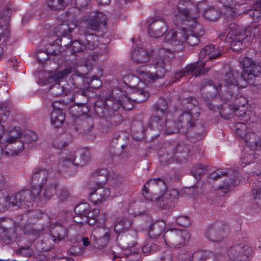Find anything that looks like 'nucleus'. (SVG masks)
<instances>
[{"instance_id": "obj_45", "label": "nucleus", "mask_w": 261, "mask_h": 261, "mask_svg": "<svg viewBox=\"0 0 261 261\" xmlns=\"http://www.w3.org/2000/svg\"><path fill=\"white\" fill-rule=\"evenodd\" d=\"M132 223L129 220L126 218H122L116 221L114 230L117 233L120 234L127 230L130 227Z\"/></svg>"}, {"instance_id": "obj_17", "label": "nucleus", "mask_w": 261, "mask_h": 261, "mask_svg": "<svg viewBox=\"0 0 261 261\" xmlns=\"http://www.w3.org/2000/svg\"><path fill=\"white\" fill-rule=\"evenodd\" d=\"M97 36L93 34H87L81 36L79 40H76L71 42V47L72 53H76L83 51L85 49L92 50L97 45Z\"/></svg>"}, {"instance_id": "obj_56", "label": "nucleus", "mask_w": 261, "mask_h": 261, "mask_svg": "<svg viewBox=\"0 0 261 261\" xmlns=\"http://www.w3.org/2000/svg\"><path fill=\"white\" fill-rule=\"evenodd\" d=\"M207 170L206 167L204 165L198 164L192 170V174L196 178H198Z\"/></svg>"}, {"instance_id": "obj_8", "label": "nucleus", "mask_w": 261, "mask_h": 261, "mask_svg": "<svg viewBox=\"0 0 261 261\" xmlns=\"http://www.w3.org/2000/svg\"><path fill=\"white\" fill-rule=\"evenodd\" d=\"M98 176L97 182L93 191L89 193V200L94 204H101L106 201L111 194L110 190L103 185L108 179V172L105 169L98 170L96 172Z\"/></svg>"}, {"instance_id": "obj_40", "label": "nucleus", "mask_w": 261, "mask_h": 261, "mask_svg": "<svg viewBox=\"0 0 261 261\" xmlns=\"http://www.w3.org/2000/svg\"><path fill=\"white\" fill-rule=\"evenodd\" d=\"M76 27L77 23L76 22H72L68 24L63 23L57 27L55 32L57 35L65 36L71 33Z\"/></svg>"}, {"instance_id": "obj_15", "label": "nucleus", "mask_w": 261, "mask_h": 261, "mask_svg": "<svg viewBox=\"0 0 261 261\" xmlns=\"http://www.w3.org/2000/svg\"><path fill=\"white\" fill-rule=\"evenodd\" d=\"M227 33L219 36L220 40L225 39V41L230 43L232 46L239 44H242L245 38V30L236 23L231 22L228 25Z\"/></svg>"}, {"instance_id": "obj_52", "label": "nucleus", "mask_w": 261, "mask_h": 261, "mask_svg": "<svg viewBox=\"0 0 261 261\" xmlns=\"http://www.w3.org/2000/svg\"><path fill=\"white\" fill-rule=\"evenodd\" d=\"M74 152V157L72 158L75 166L77 167H82L86 165L89 161L90 159L88 154L85 152L79 153V156L75 155Z\"/></svg>"}, {"instance_id": "obj_12", "label": "nucleus", "mask_w": 261, "mask_h": 261, "mask_svg": "<svg viewBox=\"0 0 261 261\" xmlns=\"http://www.w3.org/2000/svg\"><path fill=\"white\" fill-rule=\"evenodd\" d=\"M155 71L151 72L147 69L146 65L139 67L136 69V72L139 77L144 79L149 82H154L159 79L165 76L166 72L165 61L159 59L156 62Z\"/></svg>"}, {"instance_id": "obj_27", "label": "nucleus", "mask_w": 261, "mask_h": 261, "mask_svg": "<svg viewBox=\"0 0 261 261\" xmlns=\"http://www.w3.org/2000/svg\"><path fill=\"white\" fill-rule=\"evenodd\" d=\"M166 30L165 23L161 20H153L148 28L149 35L154 38L162 36Z\"/></svg>"}, {"instance_id": "obj_20", "label": "nucleus", "mask_w": 261, "mask_h": 261, "mask_svg": "<svg viewBox=\"0 0 261 261\" xmlns=\"http://www.w3.org/2000/svg\"><path fill=\"white\" fill-rule=\"evenodd\" d=\"M248 250V247L245 244H238L228 249L227 255L232 261H244L247 258Z\"/></svg>"}, {"instance_id": "obj_49", "label": "nucleus", "mask_w": 261, "mask_h": 261, "mask_svg": "<svg viewBox=\"0 0 261 261\" xmlns=\"http://www.w3.org/2000/svg\"><path fill=\"white\" fill-rule=\"evenodd\" d=\"M71 100L77 106L85 104L87 101L86 90H80L75 92L72 95Z\"/></svg>"}, {"instance_id": "obj_60", "label": "nucleus", "mask_w": 261, "mask_h": 261, "mask_svg": "<svg viewBox=\"0 0 261 261\" xmlns=\"http://www.w3.org/2000/svg\"><path fill=\"white\" fill-rule=\"evenodd\" d=\"M207 251L199 250L195 251L191 257L192 261H204Z\"/></svg>"}, {"instance_id": "obj_58", "label": "nucleus", "mask_w": 261, "mask_h": 261, "mask_svg": "<svg viewBox=\"0 0 261 261\" xmlns=\"http://www.w3.org/2000/svg\"><path fill=\"white\" fill-rule=\"evenodd\" d=\"M176 223L182 227H188L191 224V220L188 216L181 215L176 219Z\"/></svg>"}, {"instance_id": "obj_31", "label": "nucleus", "mask_w": 261, "mask_h": 261, "mask_svg": "<svg viewBox=\"0 0 261 261\" xmlns=\"http://www.w3.org/2000/svg\"><path fill=\"white\" fill-rule=\"evenodd\" d=\"M24 145L23 141L19 138L14 142L8 143L4 152L6 155H16L24 149Z\"/></svg>"}, {"instance_id": "obj_3", "label": "nucleus", "mask_w": 261, "mask_h": 261, "mask_svg": "<svg viewBox=\"0 0 261 261\" xmlns=\"http://www.w3.org/2000/svg\"><path fill=\"white\" fill-rule=\"evenodd\" d=\"M223 53V49L222 47L216 48V46L213 44L205 45L199 53L198 62L190 64L184 69L176 72L174 75L175 80H177L188 74L197 76L200 74H205L208 71V69L203 68L205 63L210 60L220 57Z\"/></svg>"}, {"instance_id": "obj_13", "label": "nucleus", "mask_w": 261, "mask_h": 261, "mask_svg": "<svg viewBox=\"0 0 261 261\" xmlns=\"http://www.w3.org/2000/svg\"><path fill=\"white\" fill-rule=\"evenodd\" d=\"M71 72L70 69L66 68L63 71H58L49 74L48 77L50 81L56 82V84L51 86L49 89V92L51 95L54 96H59L68 94L69 92L68 89L59 83Z\"/></svg>"}, {"instance_id": "obj_43", "label": "nucleus", "mask_w": 261, "mask_h": 261, "mask_svg": "<svg viewBox=\"0 0 261 261\" xmlns=\"http://www.w3.org/2000/svg\"><path fill=\"white\" fill-rule=\"evenodd\" d=\"M223 5V6L226 8V15L230 16L231 17H235L240 14L237 11V9L234 7L235 2L233 0H217Z\"/></svg>"}, {"instance_id": "obj_61", "label": "nucleus", "mask_w": 261, "mask_h": 261, "mask_svg": "<svg viewBox=\"0 0 261 261\" xmlns=\"http://www.w3.org/2000/svg\"><path fill=\"white\" fill-rule=\"evenodd\" d=\"M253 199L261 208V189L254 188L252 189Z\"/></svg>"}, {"instance_id": "obj_62", "label": "nucleus", "mask_w": 261, "mask_h": 261, "mask_svg": "<svg viewBox=\"0 0 261 261\" xmlns=\"http://www.w3.org/2000/svg\"><path fill=\"white\" fill-rule=\"evenodd\" d=\"M256 8L255 6L246 13V14L250 16L254 21H258L259 19V8Z\"/></svg>"}, {"instance_id": "obj_2", "label": "nucleus", "mask_w": 261, "mask_h": 261, "mask_svg": "<svg viewBox=\"0 0 261 261\" xmlns=\"http://www.w3.org/2000/svg\"><path fill=\"white\" fill-rule=\"evenodd\" d=\"M186 104L188 105L187 106L188 110L181 111L177 118L181 133L192 132L197 140H200L205 135V124L202 120L196 119L199 116V113L197 112L194 116L192 110L193 107L197 104V101L195 98L190 97L185 100L184 105Z\"/></svg>"}, {"instance_id": "obj_38", "label": "nucleus", "mask_w": 261, "mask_h": 261, "mask_svg": "<svg viewBox=\"0 0 261 261\" xmlns=\"http://www.w3.org/2000/svg\"><path fill=\"white\" fill-rule=\"evenodd\" d=\"M166 121H167L166 116L154 115L150 118V127L153 129L164 132Z\"/></svg>"}, {"instance_id": "obj_29", "label": "nucleus", "mask_w": 261, "mask_h": 261, "mask_svg": "<svg viewBox=\"0 0 261 261\" xmlns=\"http://www.w3.org/2000/svg\"><path fill=\"white\" fill-rule=\"evenodd\" d=\"M98 230H95L93 231L91 238L93 241V246L97 249H101L105 247L110 240V233L106 232L102 237L97 236Z\"/></svg>"}, {"instance_id": "obj_18", "label": "nucleus", "mask_w": 261, "mask_h": 261, "mask_svg": "<svg viewBox=\"0 0 261 261\" xmlns=\"http://www.w3.org/2000/svg\"><path fill=\"white\" fill-rule=\"evenodd\" d=\"M15 223L10 218H0V239L6 244H10L15 238Z\"/></svg>"}, {"instance_id": "obj_10", "label": "nucleus", "mask_w": 261, "mask_h": 261, "mask_svg": "<svg viewBox=\"0 0 261 261\" xmlns=\"http://www.w3.org/2000/svg\"><path fill=\"white\" fill-rule=\"evenodd\" d=\"M242 73L237 69L229 68L225 73L223 81L226 88V94L230 93L231 96H236L239 94L240 88L246 87V85H240V81H245Z\"/></svg>"}, {"instance_id": "obj_21", "label": "nucleus", "mask_w": 261, "mask_h": 261, "mask_svg": "<svg viewBox=\"0 0 261 261\" xmlns=\"http://www.w3.org/2000/svg\"><path fill=\"white\" fill-rule=\"evenodd\" d=\"M206 4L204 2H199L197 4L196 7V12L194 13H198L199 16V11L202 9L203 11L202 12L203 17L207 21H216L220 16L219 11L212 6H207L205 7Z\"/></svg>"}, {"instance_id": "obj_46", "label": "nucleus", "mask_w": 261, "mask_h": 261, "mask_svg": "<svg viewBox=\"0 0 261 261\" xmlns=\"http://www.w3.org/2000/svg\"><path fill=\"white\" fill-rule=\"evenodd\" d=\"M233 112L242 120L247 122L252 115V112L247 109V107H233Z\"/></svg>"}, {"instance_id": "obj_57", "label": "nucleus", "mask_w": 261, "mask_h": 261, "mask_svg": "<svg viewBox=\"0 0 261 261\" xmlns=\"http://www.w3.org/2000/svg\"><path fill=\"white\" fill-rule=\"evenodd\" d=\"M94 126L93 120L91 117H87L84 119L82 123L85 133H89Z\"/></svg>"}, {"instance_id": "obj_55", "label": "nucleus", "mask_w": 261, "mask_h": 261, "mask_svg": "<svg viewBox=\"0 0 261 261\" xmlns=\"http://www.w3.org/2000/svg\"><path fill=\"white\" fill-rule=\"evenodd\" d=\"M99 210L98 209H94L92 211L89 210L88 214L86 215L88 220L86 224H88L90 226H93L95 224L97 221V218L99 216Z\"/></svg>"}, {"instance_id": "obj_41", "label": "nucleus", "mask_w": 261, "mask_h": 261, "mask_svg": "<svg viewBox=\"0 0 261 261\" xmlns=\"http://www.w3.org/2000/svg\"><path fill=\"white\" fill-rule=\"evenodd\" d=\"M178 132L181 133V128L179 125L177 119L174 120L167 119L165 122L164 133L165 134L171 135Z\"/></svg>"}, {"instance_id": "obj_11", "label": "nucleus", "mask_w": 261, "mask_h": 261, "mask_svg": "<svg viewBox=\"0 0 261 261\" xmlns=\"http://www.w3.org/2000/svg\"><path fill=\"white\" fill-rule=\"evenodd\" d=\"M163 238L166 245L169 247L179 248L189 240L190 234L187 229L172 228L166 231Z\"/></svg>"}, {"instance_id": "obj_39", "label": "nucleus", "mask_w": 261, "mask_h": 261, "mask_svg": "<svg viewBox=\"0 0 261 261\" xmlns=\"http://www.w3.org/2000/svg\"><path fill=\"white\" fill-rule=\"evenodd\" d=\"M165 227V223L163 221H157L153 223L151 225L148 232L150 238L156 239L162 234Z\"/></svg>"}, {"instance_id": "obj_50", "label": "nucleus", "mask_w": 261, "mask_h": 261, "mask_svg": "<svg viewBox=\"0 0 261 261\" xmlns=\"http://www.w3.org/2000/svg\"><path fill=\"white\" fill-rule=\"evenodd\" d=\"M248 125L250 124L248 123L238 122L235 126V134L243 139L250 132Z\"/></svg>"}, {"instance_id": "obj_9", "label": "nucleus", "mask_w": 261, "mask_h": 261, "mask_svg": "<svg viewBox=\"0 0 261 261\" xmlns=\"http://www.w3.org/2000/svg\"><path fill=\"white\" fill-rule=\"evenodd\" d=\"M50 172L45 169L40 167L35 168L32 173L31 178V182L32 185L34 186L32 188L31 190H28L32 193L31 197L33 199L31 203L40 197V194L45 184H46L48 180L51 178Z\"/></svg>"}, {"instance_id": "obj_51", "label": "nucleus", "mask_w": 261, "mask_h": 261, "mask_svg": "<svg viewBox=\"0 0 261 261\" xmlns=\"http://www.w3.org/2000/svg\"><path fill=\"white\" fill-rule=\"evenodd\" d=\"M182 34L184 35L183 44L187 43L189 45L195 46L199 42V36L190 33L187 31H183Z\"/></svg>"}, {"instance_id": "obj_54", "label": "nucleus", "mask_w": 261, "mask_h": 261, "mask_svg": "<svg viewBox=\"0 0 261 261\" xmlns=\"http://www.w3.org/2000/svg\"><path fill=\"white\" fill-rule=\"evenodd\" d=\"M168 103L164 99H159L155 106V109L156 115H159L160 114L163 116H167L168 113Z\"/></svg>"}, {"instance_id": "obj_1", "label": "nucleus", "mask_w": 261, "mask_h": 261, "mask_svg": "<svg viewBox=\"0 0 261 261\" xmlns=\"http://www.w3.org/2000/svg\"><path fill=\"white\" fill-rule=\"evenodd\" d=\"M136 94L137 97L132 98L117 93L106 98L105 100H98L94 106V110L97 115L109 122L111 124L117 125L121 121V117L118 112L121 107L126 110H130L133 107V101L141 103L145 101L149 96V93L144 90H138Z\"/></svg>"}, {"instance_id": "obj_25", "label": "nucleus", "mask_w": 261, "mask_h": 261, "mask_svg": "<svg viewBox=\"0 0 261 261\" xmlns=\"http://www.w3.org/2000/svg\"><path fill=\"white\" fill-rule=\"evenodd\" d=\"M23 236L21 238V242H27L33 243L39 238L41 234V230L35 228L31 225H26L23 229Z\"/></svg>"}, {"instance_id": "obj_48", "label": "nucleus", "mask_w": 261, "mask_h": 261, "mask_svg": "<svg viewBox=\"0 0 261 261\" xmlns=\"http://www.w3.org/2000/svg\"><path fill=\"white\" fill-rule=\"evenodd\" d=\"M9 110L8 107L5 106L0 107V141L2 139L5 132V126L3 124L9 115Z\"/></svg>"}, {"instance_id": "obj_16", "label": "nucleus", "mask_w": 261, "mask_h": 261, "mask_svg": "<svg viewBox=\"0 0 261 261\" xmlns=\"http://www.w3.org/2000/svg\"><path fill=\"white\" fill-rule=\"evenodd\" d=\"M243 71L242 73L245 80V83L251 84L253 77L259 76L261 72L260 64L248 57H245L240 62Z\"/></svg>"}, {"instance_id": "obj_37", "label": "nucleus", "mask_w": 261, "mask_h": 261, "mask_svg": "<svg viewBox=\"0 0 261 261\" xmlns=\"http://www.w3.org/2000/svg\"><path fill=\"white\" fill-rule=\"evenodd\" d=\"M31 243L19 242V248L15 250V254L18 256L30 257L34 253V250L32 247Z\"/></svg>"}, {"instance_id": "obj_22", "label": "nucleus", "mask_w": 261, "mask_h": 261, "mask_svg": "<svg viewBox=\"0 0 261 261\" xmlns=\"http://www.w3.org/2000/svg\"><path fill=\"white\" fill-rule=\"evenodd\" d=\"M66 154V155L64 156V153L62 152V156L59 161V168L62 172H66L71 175L74 173L76 170V166L72 159L74 157V152L70 151L68 154L67 152Z\"/></svg>"}, {"instance_id": "obj_7", "label": "nucleus", "mask_w": 261, "mask_h": 261, "mask_svg": "<svg viewBox=\"0 0 261 261\" xmlns=\"http://www.w3.org/2000/svg\"><path fill=\"white\" fill-rule=\"evenodd\" d=\"M32 193L29 190H22L9 197L5 191L0 190V212H5L12 206L27 208L31 204Z\"/></svg>"}, {"instance_id": "obj_26", "label": "nucleus", "mask_w": 261, "mask_h": 261, "mask_svg": "<svg viewBox=\"0 0 261 261\" xmlns=\"http://www.w3.org/2000/svg\"><path fill=\"white\" fill-rule=\"evenodd\" d=\"M51 239L56 242L63 240L66 236L68 237V232L66 228L59 223H53L50 225Z\"/></svg>"}, {"instance_id": "obj_35", "label": "nucleus", "mask_w": 261, "mask_h": 261, "mask_svg": "<svg viewBox=\"0 0 261 261\" xmlns=\"http://www.w3.org/2000/svg\"><path fill=\"white\" fill-rule=\"evenodd\" d=\"M149 59L148 52L143 48L134 49L132 53L133 61L138 64L147 62Z\"/></svg>"}, {"instance_id": "obj_47", "label": "nucleus", "mask_w": 261, "mask_h": 261, "mask_svg": "<svg viewBox=\"0 0 261 261\" xmlns=\"http://www.w3.org/2000/svg\"><path fill=\"white\" fill-rule=\"evenodd\" d=\"M229 99L234 101L233 107H247L248 100L246 97L240 95V90L239 91V94L237 95L236 96H231L230 93L226 94L224 97V100L227 101Z\"/></svg>"}, {"instance_id": "obj_59", "label": "nucleus", "mask_w": 261, "mask_h": 261, "mask_svg": "<svg viewBox=\"0 0 261 261\" xmlns=\"http://www.w3.org/2000/svg\"><path fill=\"white\" fill-rule=\"evenodd\" d=\"M233 113H234L233 108H231L230 106L224 107L219 111L220 116L225 119H229Z\"/></svg>"}, {"instance_id": "obj_63", "label": "nucleus", "mask_w": 261, "mask_h": 261, "mask_svg": "<svg viewBox=\"0 0 261 261\" xmlns=\"http://www.w3.org/2000/svg\"><path fill=\"white\" fill-rule=\"evenodd\" d=\"M172 255L170 250H167L163 251L160 255L159 261H172Z\"/></svg>"}, {"instance_id": "obj_24", "label": "nucleus", "mask_w": 261, "mask_h": 261, "mask_svg": "<svg viewBox=\"0 0 261 261\" xmlns=\"http://www.w3.org/2000/svg\"><path fill=\"white\" fill-rule=\"evenodd\" d=\"M90 210V206L87 203H83L78 204L74 208V214L75 216L73 218L74 221L79 224H86V215L88 214Z\"/></svg>"}, {"instance_id": "obj_30", "label": "nucleus", "mask_w": 261, "mask_h": 261, "mask_svg": "<svg viewBox=\"0 0 261 261\" xmlns=\"http://www.w3.org/2000/svg\"><path fill=\"white\" fill-rule=\"evenodd\" d=\"M71 70V75L70 78V82L75 87L79 89H82L85 87V82L87 81V76L86 74L81 73L76 70H72L71 68H68Z\"/></svg>"}, {"instance_id": "obj_32", "label": "nucleus", "mask_w": 261, "mask_h": 261, "mask_svg": "<svg viewBox=\"0 0 261 261\" xmlns=\"http://www.w3.org/2000/svg\"><path fill=\"white\" fill-rule=\"evenodd\" d=\"M246 145V148L257 151L259 148L260 139L259 136L253 132H250L243 139Z\"/></svg>"}, {"instance_id": "obj_42", "label": "nucleus", "mask_w": 261, "mask_h": 261, "mask_svg": "<svg viewBox=\"0 0 261 261\" xmlns=\"http://www.w3.org/2000/svg\"><path fill=\"white\" fill-rule=\"evenodd\" d=\"M58 186L57 182L52 178L45 184L44 187L43 196L45 199H49L55 195L56 192V188Z\"/></svg>"}, {"instance_id": "obj_28", "label": "nucleus", "mask_w": 261, "mask_h": 261, "mask_svg": "<svg viewBox=\"0 0 261 261\" xmlns=\"http://www.w3.org/2000/svg\"><path fill=\"white\" fill-rule=\"evenodd\" d=\"M221 84H219L218 85H214L210 83L206 86L207 93L204 97V100L207 106L211 110H215V107L210 102V100L213 99L217 94H220V90L221 89Z\"/></svg>"}, {"instance_id": "obj_6", "label": "nucleus", "mask_w": 261, "mask_h": 261, "mask_svg": "<svg viewBox=\"0 0 261 261\" xmlns=\"http://www.w3.org/2000/svg\"><path fill=\"white\" fill-rule=\"evenodd\" d=\"M189 152L190 149L186 145L174 142L166 144L162 147L158 155L161 164L166 165L171 163L173 159L180 162L186 160Z\"/></svg>"}, {"instance_id": "obj_36", "label": "nucleus", "mask_w": 261, "mask_h": 261, "mask_svg": "<svg viewBox=\"0 0 261 261\" xmlns=\"http://www.w3.org/2000/svg\"><path fill=\"white\" fill-rule=\"evenodd\" d=\"M65 119V115L62 110L59 108L54 109L50 114V121L55 127H59L62 125Z\"/></svg>"}, {"instance_id": "obj_19", "label": "nucleus", "mask_w": 261, "mask_h": 261, "mask_svg": "<svg viewBox=\"0 0 261 261\" xmlns=\"http://www.w3.org/2000/svg\"><path fill=\"white\" fill-rule=\"evenodd\" d=\"M106 16L102 12H97L90 15L84 16L82 21L90 30L98 31L101 27L106 25Z\"/></svg>"}, {"instance_id": "obj_34", "label": "nucleus", "mask_w": 261, "mask_h": 261, "mask_svg": "<svg viewBox=\"0 0 261 261\" xmlns=\"http://www.w3.org/2000/svg\"><path fill=\"white\" fill-rule=\"evenodd\" d=\"M257 152V151L245 148L244 153L241 156V165L242 167H245L253 162L259 155V153Z\"/></svg>"}, {"instance_id": "obj_4", "label": "nucleus", "mask_w": 261, "mask_h": 261, "mask_svg": "<svg viewBox=\"0 0 261 261\" xmlns=\"http://www.w3.org/2000/svg\"><path fill=\"white\" fill-rule=\"evenodd\" d=\"M192 7H195L190 0H180L177 6V12H174V21L176 25L183 21H187L191 34L199 37L204 34V30L201 24L197 22L198 13H193Z\"/></svg>"}, {"instance_id": "obj_64", "label": "nucleus", "mask_w": 261, "mask_h": 261, "mask_svg": "<svg viewBox=\"0 0 261 261\" xmlns=\"http://www.w3.org/2000/svg\"><path fill=\"white\" fill-rule=\"evenodd\" d=\"M157 249V246L154 244H147L142 248V252L146 254H148L154 251Z\"/></svg>"}, {"instance_id": "obj_5", "label": "nucleus", "mask_w": 261, "mask_h": 261, "mask_svg": "<svg viewBox=\"0 0 261 261\" xmlns=\"http://www.w3.org/2000/svg\"><path fill=\"white\" fill-rule=\"evenodd\" d=\"M147 186L151 187V188L159 191L161 192L165 191L166 188V185L165 181L160 178L150 179L144 185L142 190V194L144 197L146 199L150 201H156V205L163 209L166 208L168 207L171 200L169 199V196H172L173 199H177L178 198V191L176 190H172L161 197H155L151 196L148 192Z\"/></svg>"}, {"instance_id": "obj_33", "label": "nucleus", "mask_w": 261, "mask_h": 261, "mask_svg": "<svg viewBox=\"0 0 261 261\" xmlns=\"http://www.w3.org/2000/svg\"><path fill=\"white\" fill-rule=\"evenodd\" d=\"M182 33V31L176 32L172 30L165 35L164 38L165 41L174 45L182 44L183 40H184V35Z\"/></svg>"}, {"instance_id": "obj_53", "label": "nucleus", "mask_w": 261, "mask_h": 261, "mask_svg": "<svg viewBox=\"0 0 261 261\" xmlns=\"http://www.w3.org/2000/svg\"><path fill=\"white\" fill-rule=\"evenodd\" d=\"M37 138L36 134L29 130L22 134L20 139H21L24 144H33L37 141Z\"/></svg>"}, {"instance_id": "obj_14", "label": "nucleus", "mask_w": 261, "mask_h": 261, "mask_svg": "<svg viewBox=\"0 0 261 261\" xmlns=\"http://www.w3.org/2000/svg\"><path fill=\"white\" fill-rule=\"evenodd\" d=\"M233 172L231 170H218L213 172L209 175L208 181L211 180H216L221 178L222 176H226L224 182L219 187L224 193H228L232 190L236 185L239 183V180L237 179L236 176L232 174Z\"/></svg>"}, {"instance_id": "obj_23", "label": "nucleus", "mask_w": 261, "mask_h": 261, "mask_svg": "<svg viewBox=\"0 0 261 261\" xmlns=\"http://www.w3.org/2000/svg\"><path fill=\"white\" fill-rule=\"evenodd\" d=\"M221 223H216L210 226L206 231V237L212 242H220L224 237V229Z\"/></svg>"}, {"instance_id": "obj_44", "label": "nucleus", "mask_w": 261, "mask_h": 261, "mask_svg": "<svg viewBox=\"0 0 261 261\" xmlns=\"http://www.w3.org/2000/svg\"><path fill=\"white\" fill-rule=\"evenodd\" d=\"M21 135L20 129L19 127L9 126L6 134V140H4L3 141L8 143L14 142L16 140H19Z\"/></svg>"}]
</instances>
